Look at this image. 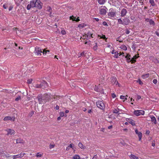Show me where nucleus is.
<instances>
[{
    "label": "nucleus",
    "instance_id": "44",
    "mask_svg": "<svg viewBox=\"0 0 159 159\" xmlns=\"http://www.w3.org/2000/svg\"><path fill=\"white\" fill-rule=\"evenodd\" d=\"M49 50H46L45 49H44L43 51V54H44L45 53L46 54L47 52H49Z\"/></svg>",
    "mask_w": 159,
    "mask_h": 159
},
{
    "label": "nucleus",
    "instance_id": "14",
    "mask_svg": "<svg viewBox=\"0 0 159 159\" xmlns=\"http://www.w3.org/2000/svg\"><path fill=\"white\" fill-rule=\"evenodd\" d=\"M40 84L41 86V88H42L43 89L46 88L48 86V83L45 81H43L40 83Z\"/></svg>",
    "mask_w": 159,
    "mask_h": 159
},
{
    "label": "nucleus",
    "instance_id": "25",
    "mask_svg": "<svg viewBox=\"0 0 159 159\" xmlns=\"http://www.w3.org/2000/svg\"><path fill=\"white\" fill-rule=\"evenodd\" d=\"M151 121L154 123L155 124L157 123L156 119L155 117L153 116H152L151 117Z\"/></svg>",
    "mask_w": 159,
    "mask_h": 159
},
{
    "label": "nucleus",
    "instance_id": "64",
    "mask_svg": "<svg viewBox=\"0 0 159 159\" xmlns=\"http://www.w3.org/2000/svg\"><path fill=\"white\" fill-rule=\"evenodd\" d=\"M155 33L157 36H159V33L158 32L156 31Z\"/></svg>",
    "mask_w": 159,
    "mask_h": 159
},
{
    "label": "nucleus",
    "instance_id": "60",
    "mask_svg": "<svg viewBox=\"0 0 159 159\" xmlns=\"http://www.w3.org/2000/svg\"><path fill=\"white\" fill-rule=\"evenodd\" d=\"M139 56H137L136 55H135L133 57L134 58V59H135L136 60V59L139 57Z\"/></svg>",
    "mask_w": 159,
    "mask_h": 159
},
{
    "label": "nucleus",
    "instance_id": "63",
    "mask_svg": "<svg viewBox=\"0 0 159 159\" xmlns=\"http://www.w3.org/2000/svg\"><path fill=\"white\" fill-rule=\"evenodd\" d=\"M150 133V131L149 130H147L146 131V134H149Z\"/></svg>",
    "mask_w": 159,
    "mask_h": 159
},
{
    "label": "nucleus",
    "instance_id": "31",
    "mask_svg": "<svg viewBox=\"0 0 159 159\" xmlns=\"http://www.w3.org/2000/svg\"><path fill=\"white\" fill-rule=\"evenodd\" d=\"M119 109L118 108L114 109L113 111L114 113L119 114Z\"/></svg>",
    "mask_w": 159,
    "mask_h": 159
},
{
    "label": "nucleus",
    "instance_id": "2",
    "mask_svg": "<svg viewBox=\"0 0 159 159\" xmlns=\"http://www.w3.org/2000/svg\"><path fill=\"white\" fill-rule=\"evenodd\" d=\"M116 12L115 10L112 8H111L109 10V11L108 13V17L109 18L113 19L114 18L116 15Z\"/></svg>",
    "mask_w": 159,
    "mask_h": 159
},
{
    "label": "nucleus",
    "instance_id": "30",
    "mask_svg": "<svg viewBox=\"0 0 159 159\" xmlns=\"http://www.w3.org/2000/svg\"><path fill=\"white\" fill-rule=\"evenodd\" d=\"M79 147L81 149H84V146L83 145V144L80 142L78 143Z\"/></svg>",
    "mask_w": 159,
    "mask_h": 159
},
{
    "label": "nucleus",
    "instance_id": "45",
    "mask_svg": "<svg viewBox=\"0 0 159 159\" xmlns=\"http://www.w3.org/2000/svg\"><path fill=\"white\" fill-rule=\"evenodd\" d=\"M32 81V79H29L27 80V82L29 84H30Z\"/></svg>",
    "mask_w": 159,
    "mask_h": 159
},
{
    "label": "nucleus",
    "instance_id": "33",
    "mask_svg": "<svg viewBox=\"0 0 159 159\" xmlns=\"http://www.w3.org/2000/svg\"><path fill=\"white\" fill-rule=\"evenodd\" d=\"M149 2L152 6H154L155 5V3L154 0H150Z\"/></svg>",
    "mask_w": 159,
    "mask_h": 159
},
{
    "label": "nucleus",
    "instance_id": "58",
    "mask_svg": "<svg viewBox=\"0 0 159 159\" xmlns=\"http://www.w3.org/2000/svg\"><path fill=\"white\" fill-rule=\"evenodd\" d=\"M97 47H98L97 45L94 46L93 47V49H94V50H96L97 49Z\"/></svg>",
    "mask_w": 159,
    "mask_h": 159
},
{
    "label": "nucleus",
    "instance_id": "6",
    "mask_svg": "<svg viewBox=\"0 0 159 159\" xmlns=\"http://www.w3.org/2000/svg\"><path fill=\"white\" fill-rule=\"evenodd\" d=\"M144 113V111L143 110H135L134 112V114L137 116L143 115Z\"/></svg>",
    "mask_w": 159,
    "mask_h": 159
},
{
    "label": "nucleus",
    "instance_id": "28",
    "mask_svg": "<svg viewBox=\"0 0 159 159\" xmlns=\"http://www.w3.org/2000/svg\"><path fill=\"white\" fill-rule=\"evenodd\" d=\"M87 36V37L89 39H90L91 38H93V37L92 36L93 34H91L90 32H88L87 34H86Z\"/></svg>",
    "mask_w": 159,
    "mask_h": 159
},
{
    "label": "nucleus",
    "instance_id": "46",
    "mask_svg": "<svg viewBox=\"0 0 159 159\" xmlns=\"http://www.w3.org/2000/svg\"><path fill=\"white\" fill-rule=\"evenodd\" d=\"M21 98V97L19 96L18 97L16 98L15 99V101H18Z\"/></svg>",
    "mask_w": 159,
    "mask_h": 159
},
{
    "label": "nucleus",
    "instance_id": "26",
    "mask_svg": "<svg viewBox=\"0 0 159 159\" xmlns=\"http://www.w3.org/2000/svg\"><path fill=\"white\" fill-rule=\"evenodd\" d=\"M98 2L99 4L103 5L106 2V0H98Z\"/></svg>",
    "mask_w": 159,
    "mask_h": 159
},
{
    "label": "nucleus",
    "instance_id": "13",
    "mask_svg": "<svg viewBox=\"0 0 159 159\" xmlns=\"http://www.w3.org/2000/svg\"><path fill=\"white\" fill-rule=\"evenodd\" d=\"M123 20V25H128L129 22V20L127 17L125 18Z\"/></svg>",
    "mask_w": 159,
    "mask_h": 159
},
{
    "label": "nucleus",
    "instance_id": "61",
    "mask_svg": "<svg viewBox=\"0 0 159 159\" xmlns=\"http://www.w3.org/2000/svg\"><path fill=\"white\" fill-rule=\"evenodd\" d=\"M84 56V52H83L80 53V56Z\"/></svg>",
    "mask_w": 159,
    "mask_h": 159
},
{
    "label": "nucleus",
    "instance_id": "38",
    "mask_svg": "<svg viewBox=\"0 0 159 159\" xmlns=\"http://www.w3.org/2000/svg\"><path fill=\"white\" fill-rule=\"evenodd\" d=\"M85 26L84 24H79L78 25V27H79L80 28H83Z\"/></svg>",
    "mask_w": 159,
    "mask_h": 159
},
{
    "label": "nucleus",
    "instance_id": "27",
    "mask_svg": "<svg viewBox=\"0 0 159 159\" xmlns=\"http://www.w3.org/2000/svg\"><path fill=\"white\" fill-rule=\"evenodd\" d=\"M129 157L131 159H139L138 157L132 154L129 156Z\"/></svg>",
    "mask_w": 159,
    "mask_h": 159
},
{
    "label": "nucleus",
    "instance_id": "42",
    "mask_svg": "<svg viewBox=\"0 0 159 159\" xmlns=\"http://www.w3.org/2000/svg\"><path fill=\"white\" fill-rule=\"evenodd\" d=\"M61 33L62 35H65L66 34V31L64 30H62L61 31Z\"/></svg>",
    "mask_w": 159,
    "mask_h": 159
},
{
    "label": "nucleus",
    "instance_id": "15",
    "mask_svg": "<svg viewBox=\"0 0 159 159\" xmlns=\"http://www.w3.org/2000/svg\"><path fill=\"white\" fill-rule=\"evenodd\" d=\"M145 21L147 22H148L149 24L150 25H152V26H154L155 25V23L154 21L152 20V19H149L148 18H146L145 19Z\"/></svg>",
    "mask_w": 159,
    "mask_h": 159
},
{
    "label": "nucleus",
    "instance_id": "20",
    "mask_svg": "<svg viewBox=\"0 0 159 159\" xmlns=\"http://www.w3.org/2000/svg\"><path fill=\"white\" fill-rule=\"evenodd\" d=\"M131 56L129 54H127V55L125 56V58L126 59V61L127 62L129 63L131 61Z\"/></svg>",
    "mask_w": 159,
    "mask_h": 159
},
{
    "label": "nucleus",
    "instance_id": "37",
    "mask_svg": "<svg viewBox=\"0 0 159 159\" xmlns=\"http://www.w3.org/2000/svg\"><path fill=\"white\" fill-rule=\"evenodd\" d=\"M41 84H35V87L36 88H41Z\"/></svg>",
    "mask_w": 159,
    "mask_h": 159
},
{
    "label": "nucleus",
    "instance_id": "51",
    "mask_svg": "<svg viewBox=\"0 0 159 159\" xmlns=\"http://www.w3.org/2000/svg\"><path fill=\"white\" fill-rule=\"evenodd\" d=\"M153 83L154 84H156L157 82V79H154L152 81Z\"/></svg>",
    "mask_w": 159,
    "mask_h": 159
},
{
    "label": "nucleus",
    "instance_id": "47",
    "mask_svg": "<svg viewBox=\"0 0 159 159\" xmlns=\"http://www.w3.org/2000/svg\"><path fill=\"white\" fill-rule=\"evenodd\" d=\"M60 115L61 116L63 117L64 116V113L63 112H61L60 113Z\"/></svg>",
    "mask_w": 159,
    "mask_h": 159
},
{
    "label": "nucleus",
    "instance_id": "54",
    "mask_svg": "<svg viewBox=\"0 0 159 159\" xmlns=\"http://www.w3.org/2000/svg\"><path fill=\"white\" fill-rule=\"evenodd\" d=\"M111 96L113 98H115L116 97V94L114 93H112Z\"/></svg>",
    "mask_w": 159,
    "mask_h": 159
},
{
    "label": "nucleus",
    "instance_id": "19",
    "mask_svg": "<svg viewBox=\"0 0 159 159\" xmlns=\"http://www.w3.org/2000/svg\"><path fill=\"white\" fill-rule=\"evenodd\" d=\"M0 155H1V156L5 157L7 158L10 157L11 156V155L8 154H5V153H3L2 152H0Z\"/></svg>",
    "mask_w": 159,
    "mask_h": 159
},
{
    "label": "nucleus",
    "instance_id": "52",
    "mask_svg": "<svg viewBox=\"0 0 159 159\" xmlns=\"http://www.w3.org/2000/svg\"><path fill=\"white\" fill-rule=\"evenodd\" d=\"M102 24L104 26H108L107 24L106 21H103L102 23Z\"/></svg>",
    "mask_w": 159,
    "mask_h": 159
},
{
    "label": "nucleus",
    "instance_id": "22",
    "mask_svg": "<svg viewBox=\"0 0 159 159\" xmlns=\"http://www.w3.org/2000/svg\"><path fill=\"white\" fill-rule=\"evenodd\" d=\"M111 83L112 84H114L116 83V78L115 77H112L111 78Z\"/></svg>",
    "mask_w": 159,
    "mask_h": 159
},
{
    "label": "nucleus",
    "instance_id": "3",
    "mask_svg": "<svg viewBox=\"0 0 159 159\" xmlns=\"http://www.w3.org/2000/svg\"><path fill=\"white\" fill-rule=\"evenodd\" d=\"M97 107L101 110H104L105 108L104 103L102 101L98 100L96 102Z\"/></svg>",
    "mask_w": 159,
    "mask_h": 159
},
{
    "label": "nucleus",
    "instance_id": "1",
    "mask_svg": "<svg viewBox=\"0 0 159 159\" xmlns=\"http://www.w3.org/2000/svg\"><path fill=\"white\" fill-rule=\"evenodd\" d=\"M50 94L45 93L42 96H38L37 98L40 104H43L48 101L51 99Z\"/></svg>",
    "mask_w": 159,
    "mask_h": 159
},
{
    "label": "nucleus",
    "instance_id": "8",
    "mask_svg": "<svg viewBox=\"0 0 159 159\" xmlns=\"http://www.w3.org/2000/svg\"><path fill=\"white\" fill-rule=\"evenodd\" d=\"M42 3L40 0H36L35 1L36 7L39 9H40L42 7Z\"/></svg>",
    "mask_w": 159,
    "mask_h": 159
},
{
    "label": "nucleus",
    "instance_id": "4",
    "mask_svg": "<svg viewBox=\"0 0 159 159\" xmlns=\"http://www.w3.org/2000/svg\"><path fill=\"white\" fill-rule=\"evenodd\" d=\"M34 52L35 55L37 56H41V53H43V51L42 49L38 47H36L35 48V50Z\"/></svg>",
    "mask_w": 159,
    "mask_h": 159
},
{
    "label": "nucleus",
    "instance_id": "49",
    "mask_svg": "<svg viewBox=\"0 0 159 159\" xmlns=\"http://www.w3.org/2000/svg\"><path fill=\"white\" fill-rule=\"evenodd\" d=\"M8 5H7V4H4L3 5V7L5 9H6L7 8V7H8Z\"/></svg>",
    "mask_w": 159,
    "mask_h": 159
},
{
    "label": "nucleus",
    "instance_id": "39",
    "mask_svg": "<svg viewBox=\"0 0 159 159\" xmlns=\"http://www.w3.org/2000/svg\"><path fill=\"white\" fill-rule=\"evenodd\" d=\"M98 36L100 37V38H101V39H107V38H106L105 36L104 35L102 34V36L99 35H98Z\"/></svg>",
    "mask_w": 159,
    "mask_h": 159
},
{
    "label": "nucleus",
    "instance_id": "9",
    "mask_svg": "<svg viewBox=\"0 0 159 159\" xmlns=\"http://www.w3.org/2000/svg\"><path fill=\"white\" fill-rule=\"evenodd\" d=\"M3 120L4 121L10 120L12 121H14L16 120V118L14 116H6L4 118Z\"/></svg>",
    "mask_w": 159,
    "mask_h": 159
},
{
    "label": "nucleus",
    "instance_id": "29",
    "mask_svg": "<svg viewBox=\"0 0 159 159\" xmlns=\"http://www.w3.org/2000/svg\"><path fill=\"white\" fill-rule=\"evenodd\" d=\"M72 159H81L80 157L78 155H75L73 157Z\"/></svg>",
    "mask_w": 159,
    "mask_h": 159
},
{
    "label": "nucleus",
    "instance_id": "5",
    "mask_svg": "<svg viewBox=\"0 0 159 159\" xmlns=\"http://www.w3.org/2000/svg\"><path fill=\"white\" fill-rule=\"evenodd\" d=\"M35 1L33 0L30 1V3L28 4L27 7L28 10H30L31 7H36Z\"/></svg>",
    "mask_w": 159,
    "mask_h": 159
},
{
    "label": "nucleus",
    "instance_id": "50",
    "mask_svg": "<svg viewBox=\"0 0 159 159\" xmlns=\"http://www.w3.org/2000/svg\"><path fill=\"white\" fill-rule=\"evenodd\" d=\"M137 82H139V84H143V83L140 80V79H139L137 81Z\"/></svg>",
    "mask_w": 159,
    "mask_h": 159
},
{
    "label": "nucleus",
    "instance_id": "16",
    "mask_svg": "<svg viewBox=\"0 0 159 159\" xmlns=\"http://www.w3.org/2000/svg\"><path fill=\"white\" fill-rule=\"evenodd\" d=\"M25 141L23 139L20 138H18L16 139V143H22L24 144Z\"/></svg>",
    "mask_w": 159,
    "mask_h": 159
},
{
    "label": "nucleus",
    "instance_id": "34",
    "mask_svg": "<svg viewBox=\"0 0 159 159\" xmlns=\"http://www.w3.org/2000/svg\"><path fill=\"white\" fill-rule=\"evenodd\" d=\"M118 22L119 24L123 25V20L121 19H119L118 20Z\"/></svg>",
    "mask_w": 159,
    "mask_h": 159
},
{
    "label": "nucleus",
    "instance_id": "41",
    "mask_svg": "<svg viewBox=\"0 0 159 159\" xmlns=\"http://www.w3.org/2000/svg\"><path fill=\"white\" fill-rule=\"evenodd\" d=\"M47 9H47V11H48L49 12H52V8H51V7H49V6L48 7H47Z\"/></svg>",
    "mask_w": 159,
    "mask_h": 159
},
{
    "label": "nucleus",
    "instance_id": "11",
    "mask_svg": "<svg viewBox=\"0 0 159 159\" xmlns=\"http://www.w3.org/2000/svg\"><path fill=\"white\" fill-rule=\"evenodd\" d=\"M127 13V11L125 9L123 8L120 11V16L121 17H124L126 16Z\"/></svg>",
    "mask_w": 159,
    "mask_h": 159
},
{
    "label": "nucleus",
    "instance_id": "18",
    "mask_svg": "<svg viewBox=\"0 0 159 159\" xmlns=\"http://www.w3.org/2000/svg\"><path fill=\"white\" fill-rule=\"evenodd\" d=\"M70 20H72L73 21H75L77 22H78L80 20L79 17H78V18L76 19V18L74 17L73 16H70Z\"/></svg>",
    "mask_w": 159,
    "mask_h": 159
},
{
    "label": "nucleus",
    "instance_id": "48",
    "mask_svg": "<svg viewBox=\"0 0 159 159\" xmlns=\"http://www.w3.org/2000/svg\"><path fill=\"white\" fill-rule=\"evenodd\" d=\"M130 19L131 20H135L136 18L134 16H131L130 17Z\"/></svg>",
    "mask_w": 159,
    "mask_h": 159
},
{
    "label": "nucleus",
    "instance_id": "62",
    "mask_svg": "<svg viewBox=\"0 0 159 159\" xmlns=\"http://www.w3.org/2000/svg\"><path fill=\"white\" fill-rule=\"evenodd\" d=\"M59 107L58 106V105L56 106L55 107V109L56 110H58L59 109Z\"/></svg>",
    "mask_w": 159,
    "mask_h": 159
},
{
    "label": "nucleus",
    "instance_id": "36",
    "mask_svg": "<svg viewBox=\"0 0 159 159\" xmlns=\"http://www.w3.org/2000/svg\"><path fill=\"white\" fill-rule=\"evenodd\" d=\"M134 57H132L130 61H131L130 62H131V63H134L135 62H136V60L135 59H134Z\"/></svg>",
    "mask_w": 159,
    "mask_h": 159
},
{
    "label": "nucleus",
    "instance_id": "40",
    "mask_svg": "<svg viewBox=\"0 0 159 159\" xmlns=\"http://www.w3.org/2000/svg\"><path fill=\"white\" fill-rule=\"evenodd\" d=\"M120 98V99H124L125 100H126L127 99V98H126V97L124 96L121 95Z\"/></svg>",
    "mask_w": 159,
    "mask_h": 159
},
{
    "label": "nucleus",
    "instance_id": "57",
    "mask_svg": "<svg viewBox=\"0 0 159 159\" xmlns=\"http://www.w3.org/2000/svg\"><path fill=\"white\" fill-rule=\"evenodd\" d=\"M130 32L128 30H126L125 31V33L126 34H128L130 33Z\"/></svg>",
    "mask_w": 159,
    "mask_h": 159
},
{
    "label": "nucleus",
    "instance_id": "17",
    "mask_svg": "<svg viewBox=\"0 0 159 159\" xmlns=\"http://www.w3.org/2000/svg\"><path fill=\"white\" fill-rule=\"evenodd\" d=\"M135 132L136 134L138 135L139 140L140 141L142 138V133L140 132H139L138 130L137 129L135 130Z\"/></svg>",
    "mask_w": 159,
    "mask_h": 159
},
{
    "label": "nucleus",
    "instance_id": "23",
    "mask_svg": "<svg viewBox=\"0 0 159 159\" xmlns=\"http://www.w3.org/2000/svg\"><path fill=\"white\" fill-rule=\"evenodd\" d=\"M60 96L56 95H54L52 97V98H53L55 100H59L60 99Z\"/></svg>",
    "mask_w": 159,
    "mask_h": 159
},
{
    "label": "nucleus",
    "instance_id": "59",
    "mask_svg": "<svg viewBox=\"0 0 159 159\" xmlns=\"http://www.w3.org/2000/svg\"><path fill=\"white\" fill-rule=\"evenodd\" d=\"M73 144H72V143L70 144L69 145V146H68V147H70V148H72V149L73 148Z\"/></svg>",
    "mask_w": 159,
    "mask_h": 159
},
{
    "label": "nucleus",
    "instance_id": "24",
    "mask_svg": "<svg viewBox=\"0 0 159 159\" xmlns=\"http://www.w3.org/2000/svg\"><path fill=\"white\" fill-rule=\"evenodd\" d=\"M149 75H150L149 74V73H148V74H145L141 76V77L142 79H146L148 77H149Z\"/></svg>",
    "mask_w": 159,
    "mask_h": 159
},
{
    "label": "nucleus",
    "instance_id": "32",
    "mask_svg": "<svg viewBox=\"0 0 159 159\" xmlns=\"http://www.w3.org/2000/svg\"><path fill=\"white\" fill-rule=\"evenodd\" d=\"M120 48L125 51L127 50V48L124 45H121L120 47Z\"/></svg>",
    "mask_w": 159,
    "mask_h": 159
},
{
    "label": "nucleus",
    "instance_id": "21",
    "mask_svg": "<svg viewBox=\"0 0 159 159\" xmlns=\"http://www.w3.org/2000/svg\"><path fill=\"white\" fill-rule=\"evenodd\" d=\"M13 159H16L17 158H20L22 157V153H21L20 154H18L17 155H13L12 156Z\"/></svg>",
    "mask_w": 159,
    "mask_h": 159
},
{
    "label": "nucleus",
    "instance_id": "10",
    "mask_svg": "<svg viewBox=\"0 0 159 159\" xmlns=\"http://www.w3.org/2000/svg\"><path fill=\"white\" fill-rule=\"evenodd\" d=\"M5 131L7 132V135H14L15 134V132L13 129H7Z\"/></svg>",
    "mask_w": 159,
    "mask_h": 159
},
{
    "label": "nucleus",
    "instance_id": "53",
    "mask_svg": "<svg viewBox=\"0 0 159 159\" xmlns=\"http://www.w3.org/2000/svg\"><path fill=\"white\" fill-rule=\"evenodd\" d=\"M54 146H55L54 145L50 144V146H49V148L50 149H51V148H54Z\"/></svg>",
    "mask_w": 159,
    "mask_h": 159
},
{
    "label": "nucleus",
    "instance_id": "12",
    "mask_svg": "<svg viewBox=\"0 0 159 159\" xmlns=\"http://www.w3.org/2000/svg\"><path fill=\"white\" fill-rule=\"evenodd\" d=\"M126 120L128 122L132 125L134 126L135 125L134 121L132 119L130 118H126Z\"/></svg>",
    "mask_w": 159,
    "mask_h": 159
},
{
    "label": "nucleus",
    "instance_id": "56",
    "mask_svg": "<svg viewBox=\"0 0 159 159\" xmlns=\"http://www.w3.org/2000/svg\"><path fill=\"white\" fill-rule=\"evenodd\" d=\"M13 7L12 6H10L9 7V11H11L13 9Z\"/></svg>",
    "mask_w": 159,
    "mask_h": 159
},
{
    "label": "nucleus",
    "instance_id": "43",
    "mask_svg": "<svg viewBox=\"0 0 159 159\" xmlns=\"http://www.w3.org/2000/svg\"><path fill=\"white\" fill-rule=\"evenodd\" d=\"M42 154H40L38 152L36 156L37 157H40L42 156Z\"/></svg>",
    "mask_w": 159,
    "mask_h": 159
},
{
    "label": "nucleus",
    "instance_id": "55",
    "mask_svg": "<svg viewBox=\"0 0 159 159\" xmlns=\"http://www.w3.org/2000/svg\"><path fill=\"white\" fill-rule=\"evenodd\" d=\"M152 146L154 147L155 145V141H153L152 143Z\"/></svg>",
    "mask_w": 159,
    "mask_h": 159
},
{
    "label": "nucleus",
    "instance_id": "35",
    "mask_svg": "<svg viewBox=\"0 0 159 159\" xmlns=\"http://www.w3.org/2000/svg\"><path fill=\"white\" fill-rule=\"evenodd\" d=\"M118 52H115V55L114 56V57L116 58H118Z\"/></svg>",
    "mask_w": 159,
    "mask_h": 159
},
{
    "label": "nucleus",
    "instance_id": "7",
    "mask_svg": "<svg viewBox=\"0 0 159 159\" xmlns=\"http://www.w3.org/2000/svg\"><path fill=\"white\" fill-rule=\"evenodd\" d=\"M107 8L106 6H104L103 8H101L99 11V13L101 15H105L107 12Z\"/></svg>",
    "mask_w": 159,
    "mask_h": 159
}]
</instances>
